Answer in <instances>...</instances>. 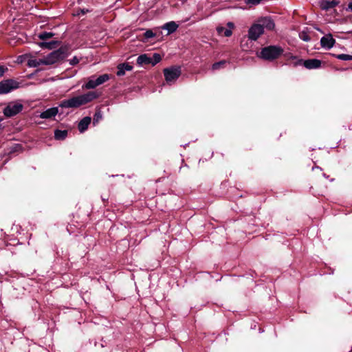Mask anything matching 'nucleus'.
<instances>
[{"instance_id":"f257e3e1","label":"nucleus","mask_w":352,"mask_h":352,"mask_svg":"<svg viewBox=\"0 0 352 352\" xmlns=\"http://www.w3.org/2000/svg\"><path fill=\"white\" fill-rule=\"evenodd\" d=\"M98 97V94L96 91H89L67 100H63L60 102L59 107L62 108H78L90 102Z\"/></svg>"},{"instance_id":"f03ea898","label":"nucleus","mask_w":352,"mask_h":352,"mask_svg":"<svg viewBox=\"0 0 352 352\" xmlns=\"http://www.w3.org/2000/svg\"><path fill=\"white\" fill-rule=\"evenodd\" d=\"M69 54V48L67 46L60 47L58 50L53 51L50 53L47 56L43 58L44 65H50L56 63L65 58Z\"/></svg>"},{"instance_id":"7ed1b4c3","label":"nucleus","mask_w":352,"mask_h":352,"mask_svg":"<svg viewBox=\"0 0 352 352\" xmlns=\"http://www.w3.org/2000/svg\"><path fill=\"white\" fill-rule=\"evenodd\" d=\"M283 52V49L281 47L270 45L262 48L258 56L264 60L271 61L278 58Z\"/></svg>"},{"instance_id":"20e7f679","label":"nucleus","mask_w":352,"mask_h":352,"mask_svg":"<svg viewBox=\"0 0 352 352\" xmlns=\"http://www.w3.org/2000/svg\"><path fill=\"white\" fill-rule=\"evenodd\" d=\"M165 80L168 83H172L176 81V80L181 75V67L177 66H173L170 67L165 68L163 71Z\"/></svg>"},{"instance_id":"39448f33","label":"nucleus","mask_w":352,"mask_h":352,"mask_svg":"<svg viewBox=\"0 0 352 352\" xmlns=\"http://www.w3.org/2000/svg\"><path fill=\"white\" fill-rule=\"evenodd\" d=\"M19 83L13 79H7L0 82V94H6L19 88Z\"/></svg>"},{"instance_id":"423d86ee","label":"nucleus","mask_w":352,"mask_h":352,"mask_svg":"<svg viewBox=\"0 0 352 352\" xmlns=\"http://www.w3.org/2000/svg\"><path fill=\"white\" fill-rule=\"evenodd\" d=\"M321 60L316 58L307 59L303 60L302 59H298L297 62L294 63V65H302L307 69H318L321 67Z\"/></svg>"},{"instance_id":"0eeeda50","label":"nucleus","mask_w":352,"mask_h":352,"mask_svg":"<svg viewBox=\"0 0 352 352\" xmlns=\"http://www.w3.org/2000/svg\"><path fill=\"white\" fill-rule=\"evenodd\" d=\"M23 105L21 104H9L3 110V113L6 117H12L23 109Z\"/></svg>"},{"instance_id":"6e6552de","label":"nucleus","mask_w":352,"mask_h":352,"mask_svg":"<svg viewBox=\"0 0 352 352\" xmlns=\"http://www.w3.org/2000/svg\"><path fill=\"white\" fill-rule=\"evenodd\" d=\"M263 29L260 23H255L252 25L248 31V37L250 39L256 41L258 38L263 34Z\"/></svg>"},{"instance_id":"1a4fd4ad","label":"nucleus","mask_w":352,"mask_h":352,"mask_svg":"<svg viewBox=\"0 0 352 352\" xmlns=\"http://www.w3.org/2000/svg\"><path fill=\"white\" fill-rule=\"evenodd\" d=\"M258 22L262 25L263 30L265 28L268 30H272L275 27L274 21L270 16L263 17L259 19Z\"/></svg>"},{"instance_id":"9d476101","label":"nucleus","mask_w":352,"mask_h":352,"mask_svg":"<svg viewBox=\"0 0 352 352\" xmlns=\"http://www.w3.org/2000/svg\"><path fill=\"white\" fill-rule=\"evenodd\" d=\"M336 41L331 34L326 35L321 38L320 44L324 48L331 49L335 44Z\"/></svg>"},{"instance_id":"9b49d317","label":"nucleus","mask_w":352,"mask_h":352,"mask_svg":"<svg viewBox=\"0 0 352 352\" xmlns=\"http://www.w3.org/2000/svg\"><path fill=\"white\" fill-rule=\"evenodd\" d=\"M340 3L339 0H323L320 2V8L322 10H328L329 9L333 8L337 6Z\"/></svg>"},{"instance_id":"f8f14e48","label":"nucleus","mask_w":352,"mask_h":352,"mask_svg":"<svg viewBox=\"0 0 352 352\" xmlns=\"http://www.w3.org/2000/svg\"><path fill=\"white\" fill-rule=\"evenodd\" d=\"M58 112V107H52L42 112L40 118L43 119H49L54 117Z\"/></svg>"},{"instance_id":"ddd939ff","label":"nucleus","mask_w":352,"mask_h":352,"mask_svg":"<svg viewBox=\"0 0 352 352\" xmlns=\"http://www.w3.org/2000/svg\"><path fill=\"white\" fill-rule=\"evenodd\" d=\"M91 118L90 117H85L83 118L79 122L78 128L80 132L82 133L86 131L91 123Z\"/></svg>"},{"instance_id":"4468645a","label":"nucleus","mask_w":352,"mask_h":352,"mask_svg":"<svg viewBox=\"0 0 352 352\" xmlns=\"http://www.w3.org/2000/svg\"><path fill=\"white\" fill-rule=\"evenodd\" d=\"M133 67L129 63L120 64L118 66V71L116 74L119 76H124L126 71H131Z\"/></svg>"},{"instance_id":"2eb2a0df","label":"nucleus","mask_w":352,"mask_h":352,"mask_svg":"<svg viewBox=\"0 0 352 352\" xmlns=\"http://www.w3.org/2000/svg\"><path fill=\"white\" fill-rule=\"evenodd\" d=\"M151 62H152L151 57L148 56L146 54L139 56L137 58V63L139 65L151 64Z\"/></svg>"},{"instance_id":"dca6fc26","label":"nucleus","mask_w":352,"mask_h":352,"mask_svg":"<svg viewBox=\"0 0 352 352\" xmlns=\"http://www.w3.org/2000/svg\"><path fill=\"white\" fill-rule=\"evenodd\" d=\"M43 62H44L43 58L39 59L30 58L28 60L27 65L30 67H37L41 65H44Z\"/></svg>"},{"instance_id":"f3484780","label":"nucleus","mask_w":352,"mask_h":352,"mask_svg":"<svg viewBox=\"0 0 352 352\" xmlns=\"http://www.w3.org/2000/svg\"><path fill=\"white\" fill-rule=\"evenodd\" d=\"M178 25L176 24V23L174 21L166 23L162 27L163 29L166 30L168 31V34L173 33L175 31H176Z\"/></svg>"},{"instance_id":"a211bd4d","label":"nucleus","mask_w":352,"mask_h":352,"mask_svg":"<svg viewBox=\"0 0 352 352\" xmlns=\"http://www.w3.org/2000/svg\"><path fill=\"white\" fill-rule=\"evenodd\" d=\"M67 133L68 132L67 130L62 131V130L56 129L54 131V138L56 140H63L65 139V138L67 137Z\"/></svg>"},{"instance_id":"6ab92c4d","label":"nucleus","mask_w":352,"mask_h":352,"mask_svg":"<svg viewBox=\"0 0 352 352\" xmlns=\"http://www.w3.org/2000/svg\"><path fill=\"white\" fill-rule=\"evenodd\" d=\"M217 31L219 34L223 35L226 37H229L232 35V31L230 30L225 28L224 27H217Z\"/></svg>"},{"instance_id":"aec40b11","label":"nucleus","mask_w":352,"mask_h":352,"mask_svg":"<svg viewBox=\"0 0 352 352\" xmlns=\"http://www.w3.org/2000/svg\"><path fill=\"white\" fill-rule=\"evenodd\" d=\"M227 63V61L225 60H221L219 62L214 63L212 65V69L213 71L219 70L220 69L224 68L226 65Z\"/></svg>"},{"instance_id":"412c9836","label":"nucleus","mask_w":352,"mask_h":352,"mask_svg":"<svg viewBox=\"0 0 352 352\" xmlns=\"http://www.w3.org/2000/svg\"><path fill=\"white\" fill-rule=\"evenodd\" d=\"M110 79V76L107 74H102L96 79V82L98 83V86L104 83Z\"/></svg>"},{"instance_id":"4be33fe9","label":"nucleus","mask_w":352,"mask_h":352,"mask_svg":"<svg viewBox=\"0 0 352 352\" xmlns=\"http://www.w3.org/2000/svg\"><path fill=\"white\" fill-rule=\"evenodd\" d=\"M57 44V42L56 41H50V42H42L40 43V46L43 48H47V49H53L56 47V45Z\"/></svg>"},{"instance_id":"5701e85b","label":"nucleus","mask_w":352,"mask_h":352,"mask_svg":"<svg viewBox=\"0 0 352 352\" xmlns=\"http://www.w3.org/2000/svg\"><path fill=\"white\" fill-rule=\"evenodd\" d=\"M98 86V85L97 82H96V80H94L93 78L89 79L88 82L85 85V87L88 89H94Z\"/></svg>"},{"instance_id":"b1692460","label":"nucleus","mask_w":352,"mask_h":352,"mask_svg":"<svg viewBox=\"0 0 352 352\" xmlns=\"http://www.w3.org/2000/svg\"><path fill=\"white\" fill-rule=\"evenodd\" d=\"M54 36L52 32H43L38 34V38L41 40H46L52 38Z\"/></svg>"},{"instance_id":"393cba45","label":"nucleus","mask_w":352,"mask_h":352,"mask_svg":"<svg viewBox=\"0 0 352 352\" xmlns=\"http://www.w3.org/2000/svg\"><path fill=\"white\" fill-rule=\"evenodd\" d=\"M299 38L303 41L308 42L311 40V37L305 31H302L299 33Z\"/></svg>"},{"instance_id":"a878e982","label":"nucleus","mask_w":352,"mask_h":352,"mask_svg":"<svg viewBox=\"0 0 352 352\" xmlns=\"http://www.w3.org/2000/svg\"><path fill=\"white\" fill-rule=\"evenodd\" d=\"M151 58H152V62L151 63V64L152 65H156L162 60V57H161L160 54H157V53H155L153 55V57H151Z\"/></svg>"},{"instance_id":"bb28decb","label":"nucleus","mask_w":352,"mask_h":352,"mask_svg":"<svg viewBox=\"0 0 352 352\" xmlns=\"http://www.w3.org/2000/svg\"><path fill=\"white\" fill-rule=\"evenodd\" d=\"M336 58L342 60H352V55L341 54L336 56Z\"/></svg>"},{"instance_id":"cd10ccee","label":"nucleus","mask_w":352,"mask_h":352,"mask_svg":"<svg viewBox=\"0 0 352 352\" xmlns=\"http://www.w3.org/2000/svg\"><path fill=\"white\" fill-rule=\"evenodd\" d=\"M145 38H151L155 36V34L151 30H146L144 34Z\"/></svg>"},{"instance_id":"c85d7f7f","label":"nucleus","mask_w":352,"mask_h":352,"mask_svg":"<svg viewBox=\"0 0 352 352\" xmlns=\"http://www.w3.org/2000/svg\"><path fill=\"white\" fill-rule=\"evenodd\" d=\"M102 118V114L100 111H98L95 113L94 116V124L98 122Z\"/></svg>"},{"instance_id":"c756f323","label":"nucleus","mask_w":352,"mask_h":352,"mask_svg":"<svg viewBox=\"0 0 352 352\" xmlns=\"http://www.w3.org/2000/svg\"><path fill=\"white\" fill-rule=\"evenodd\" d=\"M263 0H245L247 4L257 5L260 3Z\"/></svg>"},{"instance_id":"7c9ffc66","label":"nucleus","mask_w":352,"mask_h":352,"mask_svg":"<svg viewBox=\"0 0 352 352\" xmlns=\"http://www.w3.org/2000/svg\"><path fill=\"white\" fill-rule=\"evenodd\" d=\"M78 63H79V59L76 56H74L72 59H71L69 60V63L72 65H75L78 64Z\"/></svg>"},{"instance_id":"2f4dec72","label":"nucleus","mask_w":352,"mask_h":352,"mask_svg":"<svg viewBox=\"0 0 352 352\" xmlns=\"http://www.w3.org/2000/svg\"><path fill=\"white\" fill-rule=\"evenodd\" d=\"M8 69L6 67H4L3 66H1L0 65V76H3L5 72Z\"/></svg>"},{"instance_id":"473e14b6","label":"nucleus","mask_w":352,"mask_h":352,"mask_svg":"<svg viewBox=\"0 0 352 352\" xmlns=\"http://www.w3.org/2000/svg\"><path fill=\"white\" fill-rule=\"evenodd\" d=\"M346 10H350L352 12V1L349 3Z\"/></svg>"},{"instance_id":"72a5a7b5","label":"nucleus","mask_w":352,"mask_h":352,"mask_svg":"<svg viewBox=\"0 0 352 352\" xmlns=\"http://www.w3.org/2000/svg\"><path fill=\"white\" fill-rule=\"evenodd\" d=\"M228 25L230 26V27H233V24L230 22L228 23Z\"/></svg>"},{"instance_id":"f704fd0d","label":"nucleus","mask_w":352,"mask_h":352,"mask_svg":"<svg viewBox=\"0 0 352 352\" xmlns=\"http://www.w3.org/2000/svg\"><path fill=\"white\" fill-rule=\"evenodd\" d=\"M88 12V10H82V12L83 14H85V13H86V12Z\"/></svg>"},{"instance_id":"c9c22d12","label":"nucleus","mask_w":352,"mask_h":352,"mask_svg":"<svg viewBox=\"0 0 352 352\" xmlns=\"http://www.w3.org/2000/svg\"><path fill=\"white\" fill-rule=\"evenodd\" d=\"M291 58H292V59H296V56H291Z\"/></svg>"}]
</instances>
